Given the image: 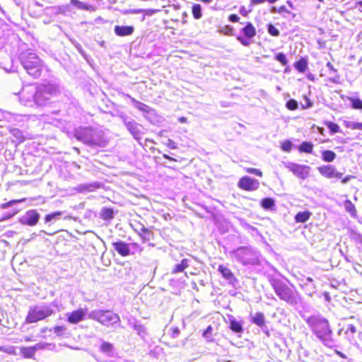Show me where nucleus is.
<instances>
[{"mask_svg": "<svg viewBox=\"0 0 362 362\" xmlns=\"http://www.w3.org/2000/svg\"><path fill=\"white\" fill-rule=\"evenodd\" d=\"M313 148V144L311 142L304 141L298 147V150L300 152L306 153H312Z\"/></svg>", "mask_w": 362, "mask_h": 362, "instance_id": "26", "label": "nucleus"}, {"mask_svg": "<svg viewBox=\"0 0 362 362\" xmlns=\"http://www.w3.org/2000/svg\"><path fill=\"white\" fill-rule=\"evenodd\" d=\"M88 314L87 308H80L71 313H66L67 320L71 324H77L82 321Z\"/></svg>", "mask_w": 362, "mask_h": 362, "instance_id": "14", "label": "nucleus"}, {"mask_svg": "<svg viewBox=\"0 0 362 362\" xmlns=\"http://www.w3.org/2000/svg\"><path fill=\"white\" fill-rule=\"evenodd\" d=\"M134 329L140 337L144 338L146 334V328L143 325L135 324L134 325Z\"/></svg>", "mask_w": 362, "mask_h": 362, "instance_id": "36", "label": "nucleus"}, {"mask_svg": "<svg viewBox=\"0 0 362 362\" xmlns=\"http://www.w3.org/2000/svg\"><path fill=\"white\" fill-rule=\"evenodd\" d=\"M356 332L357 329L354 325L349 324L347 325L344 333L350 343L355 341L354 334Z\"/></svg>", "mask_w": 362, "mask_h": 362, "instance_id": "21", "label": "nucleus"}, {"mask_svg": "<svg viewBox=\"0 0 362 362\" xmlns=\"http://www.w3.org/2000/svg\"><path fill=\"white\" fill-rule=\"evenodd\" d=\"M328 129L332 132V133H337L339 132L340 128L339 126L332 122H329L327 124Z\"/></svg>", "mask_w": 362, "mask_h": 362, "instance_id": "43", "label": "nucleus"}, {"mask_svg": "<svg viewBox=\"0 0 362 362\" xmlns=\"http://www.w3.org/2000/svg\"><path fill=\"white\" fill-rule=\"evenodd\" d=\"M179 334H180V330H179V329H178L177 327L174 328V329H173V335H172V336H173V337H174V338L177 337L179 335Z\"/></svg>", "mask_w": 362, "mask_h": 362, "instance_id": "59", "label": "nucleus"}, {"mask_svg": "<svg viewBox=\"0 0 362 362\" xmlns=\"http://www.w3.org/2000/svg\"><path fill=\"white\" fill-rule=\"evenodd\" d=\"M271 11L273 13H281L282 12H287V9L285 6H281L279 8L274 6V7H272Z\"/></svg>", "mask_w": 362, "mask_h": 362, "instance_id": "50", "label": "nucleus"}, {"mask_svg": "<svg viewBox=\"0 0 362 362\" xmlns=\"http://www.w3.org/2000/svg\"><path fill=\"white\" fill-rule=\"evenodd\" d=\"M347 127H349L352 129H359L362 130V123L359 122H349L346 125Z\"/></svg>", "mask_w": 362, "mask_h": 362, "instance_id": "49", "label": "nucleus"}, {"mask_svg": "<svg viewBox=\"0 0 362 362\" xmlns=\"http://www.w3.org/2000/svg\"><path fill=\"white\" fill-rule=\"evenodd\" d=\"M218 271L221 274L224 279L228 281L230 284L234 285L235 283L237 282L236 278L228 267L223 265H220Z\"/></svg>", "mask_w": 362, "mask_h": 362, "instance_id": "15", "label": "nucleus"}, {"mask_svg": "<svg viewBox=\"0 0 362 362\" xmlns=\"http://www.w3.org/2000/svg\"><path fill=\"white\" fill-rule=\"evenodd\" d=\"M336 353H337V354L339 356H340L341 358H346V356L343 353H341V351H336Z\"/></svg>", "mask_w": 362, "mask_h": 362, "instance_id": "64", "label": "nucleus"}, {"mask_svg": "<svg viewBox=\"0 0 362 362\" xmlns=\"http://www.w3.org/2000/svg\"><path fill=\"white\" fill-rule=\"evenodd\" d=\"M238 186L245 190L254 191L259 188V182L257 180L245 176L240 180Z\"/></svg>", "mask_w": 362, "mask_h": 362, "instance_id": "12", "label": "nucleus"}, {"mask_svg": "<svg viewBox=\"0 0 362 362\" xmlns=\"http://www.w3.org/2000/svg\"><path fill=\"white\" fill-rule=\"evenodd\" d=\"M54 314L50 305L40 304L30 306L25 320V323L31 324L43 320Z\"/></svg>", "mask_w": 362, "mask_h": 362, "instance_id": "6", "label": "nucleus"}, {"mask_svg": "<svg viewBox=\"0 0 362 362\" xmlns=\"http://www.w3.org/2000/svg\"><path fill=\"white\" fill-rule=\"evenodd\" d=\"M192 13L195 19H200L202 17V6L199 4L194 5Z\"/></svg>", "mask_w": 362, "mask_h": 362, "instance_id": "34", "label": "nucleus"}, {"mask_svg": "<svg viewBox=\"0 0 362 362\" xmlns=\"http://www.w3.org/2000/svg\"><path fill=\"white\" fill-rule=\"evenodd\" d=\"M21 352L25 358H33L35 354L34 352V349H33L31 346L22 347L21 349Z\"/></svg>", "mask_w": 362, "mask_h": 362, "instance_id": "35", "label": "nucleus"}, {"mask_svg": "<svg viewBox=\"0 0 362 362\" xmlns=\"http://www.w3.org/2000/svg\"><path fill=\"white\" fill-rule=\"evenodd\" d=\"M238 40L244 46H248L250 44V38H245L242 36L238 37Z\"/></svg>", "mask_w": 362, "mask_h": 362, "instance_id": "53", "label": "nucleus"}, {"mask_svg": "<svg viewBox=\"0 0 362 362\" xmlns=\"http://www.w3.org/2000/svg\"><path fill=\"white\" fill-rule=\"evenodd\" d=\"M124 124L129 131V132L132 135V136L136 140L140 141L142 139L144 132V127L141 124L137 123L135 120L124 118L123 119Z\"/></svg>", "mask_w": 362, "mask_h": 362, "instance_id": "10", "label": "nucleus"}, {"mask_svg": "<svg viewBox=\"0 0 362 362\" xmlns=\"http://www.w3.org/2000/svg\"><path fill=\"white\" fill-rule=\"evenodd\" d=\"M180 264L185 270L189 267V260L187 259H183Z\"/></svg>", "mask_w": 362, "mask_h": 362, "instance_id": "56", "label": "nucleus"}, {"mask_svg": "<svg viewBox=\"0 0 362 362\" xmlns=\"http://www.w3.org/2000/svg\"><path fill=\"white\" fill-rule=\"evenodd\" d=\"M238 261L244 265L257 264L259 263L258 252L249 247H240L233 251Z\"/></svg>", "mask_w": 362, "mask_h": 362, "instance_id": "8", "label": "nucleus"}, {"mask_svg": "<svg viewBox=\"0 0 362 362\" xmlns=\"http://www.w3.org/2000/svg\"><path fill=\"white\" fill-rule=\"evenodd\" d=\"M54 346V344H47V343H39L36 344L35 346H31L33 349H34V352L35 353L37 350L38 349H45L47 346Z\"/></svg>", "mask_w": 362, "mask_h": 362, "instance_id": "47", "label": "nucleus"}, {"mask_svg": "<svg viewBox=\"0 0 362 362\" xmlns=\"http://www.w3.org/2000/svg\"><path fill=\"white\" fill-rule=\"evenodd\" d=\"M141 230L144 234H148L149 233L148 229L145 228L144 226H141Z\"/></svg>", "mask_w": 362, "mask_h": 362, "instance_id": "62", "label": "nucleus"}, {"mask_svg": "<svg viewBox=\"0 0 362 362\" xmlns=\"http://www.w3.org/2000/svg\"><path fill=\"white\" fill-rule=\"evenodd\" d=\"M132 103L139 110L144 112H148L149 107L146 105V104L141 103L134 98H131Z\"/></svg>", "mask_w": 362, "mask_h": 362, "instance_id": "32", "label": "nucleus"}, {"mask_svg": "<svg viewBox=\"0 0 362 362\" xmlns=\"http://www.w3.org/2000/svg\"><path fill=\"white\" fill-rule=\"evenodd\" d=\"M0 351L6 353L8 354H16V348L13 346H0Z\"/></svg>", "mask_w": 362, "mask_h": 362, "instance_id": "41", "label": "nucleus"}, {"mask_svg": "<svg viewBox=\"0 0 362 362\" xmlns=\"http://www.w3.org/2000/svg\"><path fill=\"white\" fill-rule=\"evenodd\" d=\"M114 31L118 36H128L132 35L134 31V28L133 26L115 25Z\"/></svg>", "mask_w": 362, "mask_h": 362, "instance_id": "18", "label": "nucleus"}, {"mask_svg": "<svg viewBox=\"0 0 362 362\" xmlns=\"http://www.w3.org/2000/svg\"><path fill=\"white\" fill-rule=\"evenodd\" d=\"M212 331H213V327L211 325L208 326V327L206 329V330L203 333V337L206 339H209L211 335Z\"/></svg>", "mask_w": 362, "mask_h": 362, "instance_id": "54", "label": "nucleus"}, {"mask_svg": "<svg viewBox=\"0 0 362 362\" xmlns=\"http://www.w3.org/2000/svg\"><path fill=\"white\" fill-rule=\"evenodd\" d=\"M275 59L279 62L282 65H286L288 60L284 53H279L276 55Z\"/></svg>", "mask_w": 362, "mask_h": 362, "instance_id": "44", "label": "nucleus"}, {"mask_svg": "<svg viewBox=\"0 0 362 362\" xmlns=\"http://www.w3.org/2000/svg\"><path fill=\"white\" fill-rule=\"evenodd\" d=\"M52 330L57 336H63L66 334L67 328L65 326H56Z\"/></svg>", "mask_w": 362, "mask_h": 362, "instance_id": "37", "label": "nucleus"}, {"mask_svg": "<svg viewBox=\"0 0 362 362\" xmlns=\"http://www.w3.org/2000/svg\"><path fill=\"white\" fill-rule=\"evenodd\" d=\"M22 200H19V201H17V200H12L8 203H6V204L4 205V207H7V206H12L13 204L16 203V202H21Z\"/></svg>", "mask_w": 362, "mask_h": 362, "instance_id": "60", "label": "nucleus"}, {"mask_svg": "<svg viewBox=\"0 0 362 362\" xmlns=\"http://www.w3.org/2000/svg\"><path fill=\"white\" fill-rule=\"evenodd\" d=\"M268 33L272 36H279L280 33L279 30L272 24L268 25Z\"/></svg>", "mask_w": 362, "mask_h": 362, "instance_id": "42", "label": "nucleus"}, {"mask_svg": "<svg viewBox=\"0 0 362 362\" xmlns=\"http://www.w3.org/2000/svg\"><path fill=\"white\" fill-rule=\"evenodd\" d=\"M336 156V153L330 150H325L322 152V158L325 162H332Z\"/></svg>", "mask_w": 362, "mask_h": 362, "instance_id": "25", "label": "nucleus"}, {"mask_svg": "<svg viewBox=\"0 0 362 362\" xmlns=\"http://www.w3.org/2000/svg\"><path fill=\"white\" fill-rule=\"evenodd\" d=\"M302 317L306 322L314 334L327 347L334 346L332 331L328 320L320 315L311 316L303 315Z\"/></svg>", "mask_w": 362, "mask_h": 362, "instance_id": "2", "label": "nucleus"}, {"mask_svg": "<svg viewBox=\"0 0 362 362\" xmlns=\"http://www.w3.org/2000/svg\"><path fill=\"white\" fill-rule=\"evenodd\" d=\"M114 212L111 209H105L103 210V216L105 219H110L113 218Z\"/></svg>", "mask_w": 362, "mask_h": 362, "instance_id": "46", "label": "nucleus"}, {"mask_svg": "<svg viewBox=\"0 0 362 362\" xmlns=\"http://www.w3.org/2000/svg\"><path fill=\"white\" fill-rule=\"evenodd\" d=\"M351 177H352V176H351V175H347V176H346L344 178H343V179L341 180V182H342L343 184H346V183H347V182L351 180Z\"/></svg>", "mask_w": 362, "mask_h": 362, "instance_id": "61", "label": "nucleus"}, {"mask_svg": "<svg viewBox=\"0 0 362 362\" xmlns=\"http://www.w3.org/2000/svg\"><path fill=\"white\" fill-rule=\"evenodd\" d=\"M245 171L248 173L254 174L258 177H262V173L259 169L253 168H245Z\"/></svg>", "mask_w": 362, "mask_h": 362, "instance_id": "48", "label": "nucleus"}, {"mask_svg": "<svg viewBox=\"0 0 362 362\" xmlns=\"http://www.w3.org/2000/svg\"><path fill=\"white\" fill-rule=\"evenodd\" d=\"M271 285L277 295L282 300L291 305H296L298 302V293L290 288L286 284L279 279H272Z\"/></svg>", "mask_w": 362, "mask_h": 362, "instance_id": "4", "label": "nucleus"}, {"mask_svg": "<svg viewBox=\"0 0 362 362\" xmlns=\"http://www.w3.org/2000/svg\"><path fill=\"white\" fill-rule=\"evenodd\" d=\"M326 66L329 69V75L332 76V77L329 78V81L334 83H339L340 76L337 73V70L334 69V66L330 62H327Z\"/></svg>", "mask_w": 362, "mask_h": 362, "instance_id": "20", "label": "nucleus"}, {"mask_svg": "<svg viewBox=\"0 0 362 362\" xmlns=\"http://www.w3.org/2000/svg\"><path fill=\"white\" fill-rule=\"evenodd\" d=\"M261 206L264 209H272L275 206V202L272 198H264L261 201Z\"/></svg>", "mask_w": 362, "mask_h": 362, "instance_id": "28", "label": "nucleus"}, {"mask_svg": "<svg viewBox=\"0 0 362 362\" xmlns=\"http://www.w3.org/2000/svg\"><path fill=\"white\" fill-rule=\"evenodd\" d=\"M88 317L96 320L106 327H110L120 322L119 315L110 310H92L88 314Z\"/></svg>", "mask_w": 362, "mask_h": 362, "instance_id": "7", "label": "nucleus"}, {"mask_svg": "<svg viewBox=\"0 0 362 362\" xmlns=\"http://www.w3.org/2000/svg\"><path fill=\"white\" fill-rule=\"evenodd\" d=\"M101 185L99 182H94L91 183L81 184L77 186L76 189L78 192L85 193L88 192H93L100 188Z\"/></svg>", "mask_w": 362, "mask_h": 362, "instance_id": "17", "label": "nucleus"}, {"mask_svg": "<svg viewBox=\"0 0 362 362\" xmlns=\"http://www.w3.org/2000/svg\"><path fill=\"white\" fill-rule=\"evenodd\" d=\"M75 137L92 148H104L108 144L103 131L93 128H78L76 129Z\"/></svg>", "mask_w": 362, "mask_h": 362, "instance_id": "3", "label": "nucleus"}, {"mask_svg": "<svg viewBox=\"0 0 362 362\" xmlns=\"http://www.w3.org/2000/svg\"><path fill=\"white\" fill-rule=\"evenodd\" d=\"M184 271V269L182 268V267L181 266L180 264H177L174 266L173 270H172V273L173 274H177V273H180V272H182Z\"/></svg>", "mask_w": 362, "mask_h": 362, "instance_id": "55", "label": "nucleus"}, {"mask_svg": "<svg viewBox=\"0 0 362 362\" xmlns=\"http://www.w3.org/2000/svg\"><path fill=\"white\" fill-rule=\"evenodd\" d=\"M304 100H305V103L301 104L303 109H308V108L312 107L313 103L310 102V99L308 97L304 96Z\"/></svg>", "mask_w": 362, "mask_h": 362, "instance_id": "52", "label": "nucleus"}, {"mask_svg": "<svg viewBox=\"0 0 362 362\" xmlns=\"http://www.w3.org/2000/svg\"><path fill=\"white\" fill-rule=\"evenodd\" d=\"M60 93V87L57 84L27 85L18 93L19 101L27 107L45 106Z\"/></svg>", "mask_w": 362, "mask_h": 362, "instance_id": "1", "label": "nucleus"}, {"mask_svg": "<svg viewBox=\"0 0 362 362\" xmlns=\"http://www.w3.org/2000/svg\"><path fill=\"white\" fill-rule=\"evenodd\" d=\"M165 145L170 149H176L177 148L176 143L170 139L167 140V141L165 143Z\"/></svg>", "mask_w": 362, "mask_h": 362, "instance_id": "51", "label": "nucleus"}, {"mask_svg": "<svg viewBox=\"0 0 362 362\" xmlns=\"http://www.w3.org/2000/svg\"><path fill=\"white\" fill-rule=\"evenodd\" d=\"M71 4L74 6L82 9V10H89V6L86 5L83 2L80 1L78 0H71Z\"/></svg>", "mask_w": 362, "mask_h": 362, "instance_id": "39", "label": "nucleus"}, {"mask_svg": "<svg viewBox=\"0 0 362 362\" xmlns=\"http://www.w3.org/2000/svg\"><path fill=\"white\" fill-rule=\"evenodd\" d=\"M252 322L259 327L264 326L265 322L264 314L262 313H256L252 318Z\"/></svg>", "mask_w": 362, "mask_h": 362, "instance_id": "29", "label": "nucleus"}, {"mask_svg": "<svg viewBox=\"0 0 362 362\" xmlns=\"http://www.w3.org/2000/svg\"><path fill=\"white\" fill-rule=\"evenodd\" d=\"M163 158H166V159H168V160H174V161H175V160H176L175 158H172V157L169 156H168V155H167V154H163Z\"/></svg>", "mask_w": 362, "mask_h": 362, "instance_id": "63", "label": "nucleus"}, {"mask_svg": "<svg viewBox=\"0 0 362 362\" xmlns=\"http://www.w3.org/2000/svg\"><path fill=\"white\" fill-rule=\"evenodd\" d=\"M285 168L292 172L297 177L305 180L310 173V168L305 165H300L293 162L284 163Z\"/></svg>", "mask_w": 362, "mask_h": 362, "instance_id": "9", "label": "nucleus"}, {"mask_svg": "<svg viewBox=\"0 0 362 362\" xmlns=\"http://www.w3.org/2000/svg\"><path fill=\"white\" fill-rule=\"evenodd\" d=\"M230 322V329L237 333L242 332L243 331V325L238 322L235 317L230 316L228 317Z\"/></svg>", "mask_w": 362, "mask_h": 362, "instance_id": "23", "label": "nucleus"}, {"mask_svg": "<svg viewBox=\"0 0 362 362\" xmlns=\"http://www.w3.org/2000/svg\"><path fill=\"white\" fill-rule=\"evenodd\" d=\"M21 62L28 74L33 77L40 75L42 64L36 54L25 51L21 54Z\"/></svg>", "mask_w": 362, "mask_h": 362, "instance_id": "5", "label": "nucleus"}, {"mask_svg": "<svg viewBox=\"0 0 362 362\" xmlns=\"http://www.w3.org/2000/svg\"><path fill=\"white\" fill-rule=\"evenodd\" d=\"M292 146L293 144L288 140L284 141L281 144L282 150L286 152H290L292 149Z\"/></svg>", "mask_w": 362, "mask_h": 362, "instance_id": "45", "label": "nucleus"}, {"mask_svg": "<svg viewBox=\"0 0 362 362\" xmlns=\"http://www.w3.org/2000/svg\"><path fill=\"white\" fill-rule=\"evenodd\" d=\"M286 107L290 110H295L298 107V103L294 99H291L286 102Z\"/></svg>", "mask_w": 362, "mask_h": 362, "instance_id": "40", "label": "nucleus"}, {"mask_svg": "<svg viewBox=\"0 0 362 362\" xmlns=\"http://www.w3.org/2000/svg\"><path fill=\"white\" fill-rule=\"evenodd\" d=\"M311 213L308 211L298 212L295 216V220L297 223H305L309 219Z\"/></svg>", "mask_w": 362, "mask_h": 362, "instance_id": "24", "label": "nucleus"}, {"mask_svg": "<svg viewBox=\"0 0 362 362\" xmlns=\"http://www.w3.org/2000/svg\"><path fill=\"white\" fill-rule=\"evenodd\" d=\"M63 214L62 211H56L52 214H49L45 216V220L46 223L50 222L53 220H59L60 216Z\"/></svg>", "mask_w": 362, "mask_h": 362, "instance_id": "33", "label": "nucleus"}, {"mask_svg": "<svg viewBox=\"0 0 362 362\" xmlns=\"http://www.w3.org/2000/svg\"><path fill=\"white\" fill-rule=\"evenodd\" d=\"M239 17L235 15V14H231L230 16H229V20L230 21L233 22V23H235V22H238L239 21Z\"/></svg>", "mask_w": 362, "mask_h": 362, "instance_id": "57", "label": "nucleus"}, {"mask_svg": "<svg viewBox=\"0 0 362 362\" xmlns=\"http://www.w3.org/2000/svg\"><path fill=\"white\" fill-rule=\"evenodd\" d=\"M40 219V214L35 210H29L20 218V222L23 225L30 226H35Z\"/></svg>", "mask_w": 362, "mask_h": 362, "instance_id": "13", "label": "nucleus"}, {"mask_svg": "<svg viewBox=\"0 0 362 362\" xmlns=\"http://www.w3.org/2000/svg\"><path fill=\"white\" fill-rule=\"evenodd\" d=\"M242 32L247 38H252L256 35V30L251 23H247L242 29Z\"/></svg>", "mask_w": 362, "mask_h": 362, "instance_id": "22", "label": "nucleus"}, {"mask_svg": "<svg viewBox=\"0 0 362 362\" xmlns=\"http://www.w3.org/2000/svg\"><path fill=\"white\" fill-rule=\"evenodd\" d=\"M114 249L122 256H127L130 254L129 245L119 241L112 243Z\"/></svg>", "mask_w": 362, "mask_h": 362, "instance_id": "16", "label": "nucleus"}, {"mask_svg": "<svg viewBox=\"0 0 362 362\" xmlns=\"http://www.w3.org/2000/svg\"><path fill=\"white\" fill-rule=\"evenodd\" d=\"M100 351L107 356L111 357L114 354V346L110 342L103 341L100 346Z\"/></svg>", "mask_w": 362, "mask_h": 362, "instance_id": "19", "label": "nucleus"}, {"mask_svg": "<svg viewBox=\"0 0 362 362\" xmlns=\"http://www.w3.org/2000/svg\"><path fill=\"white\" fill-rule=\"evenodd\" d=\"M11 134L16 139L18 143H22L25 141V136L21 130L18 129H11Z\"/></svg>", "mask_w": 362, "mask_h": 362, "instance_id": "30", "label": "nucleus"}, {"mask_svg": "<svg viewBox=\"0 0 362 362\" xmlns=\"http://www.w3.org/2000/svg\"><path fill=\"white\" fill-rule=\"evenodd\" d=\"M345 210L349 212L351 216H356V210L355 206L350 200H346L344 202Z\"/></svg>", "mask_w": 362, "mask_h": 362, "instance_id": "31", "label": "nucleus"}, {"mask_svg": "<svg viewBox=\"0 0 362 362\" xmlns=\"http://www.w3.org/2000/svg\"><path fill=\"white\" fill-rule=\"evenodd\" d=\"M318 172L321 175L326 178H336L341 179L343 174L337 170V168L334 165H325L317 168Z\"/></svg>", "mask_w": 362, "mask_h": 362, "instance_id": "11", "label": "nucleus"}, {"mask_svg": "<svg viewBox=\"0 0 362 362\" xmlns=\"http://www.w3.org/2000/svg\"><path fill=\"white\" fill-rule=\"evenodd\" d=\"M294 66L299 72L304 73L308 69V62L305 59H300L296 62Z\"/></svg>", "mask_w": 362, "mask_h": 362, "instance_id": "27", "label": "nucleus"}, {"mask_svg": "<svg viewBox=\"0 0 362 362\" xmlns=\"http://www.w3.org/2000/svg\"><path fill=\"white\" fill-rule=\"evenodd\" d=\"M264 2V0H250V4L252 6L263 4Z\"/></svg>", "mask_w": 362, "mask_h": 362, "instance_id": "58", "label": "nucleus"}, {"mask_svg": "<svg viewBox=\"0 0 362 362\" xmlns=\"http://www.w3.org/2000/svg\"><path fill=\"white\" fill-rule=\"evenodd\" d=\"M351 102L352 107L354 109L362 110V100L359 98H349Z\"/></svg>", "mask_w": 362, "mask_h": 362, "instance_id": "38", "label": "nucleus"}]
</instances>
